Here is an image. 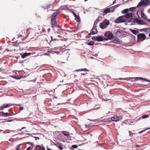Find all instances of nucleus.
I'll return each mask as SVG.
<instances>
[{"label":"nucleus","instance_id":"f257e3e1","mask_svg":"<svg viewBox=\"0 0 150 150\" xmlns=\"http://www.w3.org/2000/svg\"><path fill=\"white\" fill-rule=\"evenodd\" d=\"M132 19L131 20L125 19L124 18L123 16H121L118 18L115 21V22L116 23H118L122 22H132Z\"/></svg>","mask_w":150,"mask_h":150},{"label":"nucleus","instance_id":"f03ea898","mask_svg":"<svg viewBox=\"0 0 150 150\" xmlns=\"http://www.w3.org/2000/svg\"><path fill=\"white\" fill-rule=\"evenodd\" d=\"M109 24V20L105 19L102 23H100L99 26L100 28L103 29L106 28Z\"/></svg>","mask_w":150,"mask_h":150},{"label":"nucleus","instance_id":"7ed1b4c3","mask_svg":"<svg viewBox=\"0 0 150 150\" xmlns=\"http://www.w3.org/2000/svg\"><path fill=\"white\" fill-rule=\"evenodd\" d=\"M137 38L139 41H142L146 39V36L144 34L140 33L137 35Z\"/></svg>","mask_w":150,"mask_h":150},{"label":"nucleus","instance_id":"20e7f679","mask_svg":"<svg viewBox=\"0 0 150 150\" xmlns=\"http://www.w3.org/2000/svg\"><path fill=\"white\" fill-rule=\"evenodd\" d=\"M12 105H13L11 103L4 104L0 106V110H3L5 108H9L10 106Z\"/></svg>","mask_w":150,"mask_h":150},{"label":"nucleus","instance_id":"39448f33","mask_svg":"<svg viewBox=\"0 0 150 150\" xmlns=\"http://www.w3.org/2000/svg\"><path fill=\"white\" fill-rule=\"evenodd\" d=\"M59 14V11H57L52 14L51 17V20H56Z\"/></svg>","mask_w":150,"mask_h":150},{"label":"nucleus","instance_id":"423d86ee","mask_svg":"<svg viewBox=\"0 0 150 150\" xmlns=\"http://www.w3.org/2000/svg\"><path fill=\"white\" fill-rule=\"evenodd\" d=\"M97 27H94V25L92 29L91 32L88 34V35H93L96 34L97 33V30L96 29Z\"/></svg>","mask_w":150,"mask_h":150},{"label":"nucleus","instance_id":"0eeeda50","mask_svg":"<svg viewBox=\"0 0 150 150\" xmlns=\"http://www.w3.org/2000/svg\"><path fill=\"white\" fill-rule=\"evenodd\" d=\"M148 2H145L144 0H142L138 3L137 7H138L142 6L143 5H147L148 4Z\"/></svg>","mask_w":150,"mask_h":150},{"label":"nucleus","instance_id":"6e6552de","mask_svg":"<svg viewBox=\"0 0 150 150\" xmlns=\"http://www.w3.org/2000/svg\"><path fill=\"white\" fill-rule=\"evenodd\" d=\"M51 21L52 27L53 28L54 26L58 27L59 25L57 23L56 20H51Z\"/></svg>","mask_w":150,"mask_h":150},{"label":"nucleus","instance_id":"1a4fd4ad","mask_svg":"<svg viewBox=\"0 0 150 150\" xmlns=\"http://www.w3.org/2000/svg\"><path fill=\"white\" fill-rule=\"evenodd\" d=\"M102 19V16H99L97 18L96 20L95 21L93 25L94 27H97V24L98 22H99Z\"/></svg>","mask_w":150,"mask_h":150},{"label":"nucleus","instance_id":"9d476101","mask_svg":"<svg viewBox=\"0 0 150 150\" xmlns=\"http://www.w3.org/2000/svg\"><path fill=\"white\" fill-rule=\"evenodd\" d=\"M72 13L73 14L75 18V20H76L77 22L80 21L81 20V19L79 16L76 15L74 11H72Z\"/></svg>","mask_w":150,"mask_h":150},{"label":"nucleus","instance_id":"9b49d317","mask_svg":"<svg viewBox=\"0 0 150 150\" xmlns=\"http://www.w3.org/2000/svg\"><path fill=\"white\" fill-rule=\"evenodd\" d=\"M132 13H127L124 16H123L125 18V17L127 18H132Z\"/></svg>","mask_w":150,"mask_h":150},{"label":"nucleus","instance_id":"f8f14e48","mask_svg":"<svg viewBox=\"0 0 150 150\" xmlns=\"http://www.w3.org/2000/svg\"><path fill=\"white\" fill-rule=\"evenodd\" d=\"M0 114L1 115V114H3V115H1L2 116H5V117L9 116L11 115V114H10L8 112L5 113L3 111L1 112H0Z\"/></svg>","mask_w":150,"mask_h":150},{"label":"nucleus","instance_id":"ddd939ff","mask_svg":"<svg viewBox=\"0 0 150 150\" xmlns=\"http://www.w3.org/2000/svg\"><path fill=\"white\" fill-rule=\"evenodd\" d=\"M137 14L138 16V17L139 18H142V11L141 10H139L138 11Z\"/></svg>","mask_w":150,"mask_h":150},{"label":"nucleus","instance_id":"4468645a","mask_svg":"<svg viewBox=\"0 0 150 150\" xmlns=\"http://www.w3.org/2000/svg\"><path fill=\"white\" fill-rule=\"evenodd\" d=\"M31 54V53H25L21 55V57L22 58H25L27 56H30Z\"/></svg>","mask_w":150,"mask_h":150},{"label":"nucleus","instance_id":"2eb2a0df","mask_svg":"<svg viewBox=\"0 0 150 150\" xmlns=\"http://www.w3.org/2000/svg\"><path fill=\"white\" fill-rule=\"evenodd\" d=\"M137 23H138L139 24L144 25L145 24L144 22L141 19L138 18V19H137Z\"/></svg>","mask_w":150,"mask_h":150},{"label":"nucleus","instance_id":"dca6fc26","mask_svg":"<svg viewBox=\"0 0 150 150\" xmlns=\"http://www.w3.org/2000/svg\"><path fill=\"white\" fill-rule=\"evenodd\" d=\"M111 120L113 121L117 122L119 120V118L116 116H114L112 117L111 118Z\"/></svg>","mask_w":150,"mask_h":150},{"label":"nucleus","instance_id":"f3484780","mask_svg":"<svg viewBox=\"0 0 150 150\" xmlns=\"http://www.w3.org/2000/svg\"><path fill=\"white\" fill-rule=\"evenodd\" d=\"M130 30L134 34L137 35L139 33V31L133 29H130Z\"/></svg>","mask_w":150,"mask_h":150},{"label":"nucleus","instance_id":"a211bd4d","mask_svg":"<svg viewBox=\"0 0 150 150\" xmlns=\"http://www.w3.org/2000/svg\"><path fill=\"white\" fill-rule=\"evenodd\" d=\"M113 37V35L112 33H110L108 34L107 38L108 39H111Z\"/></svg>","mask_w":150,"mask_h":150},{"label":"nucleus","instance_id":"6ab92c4d","mask_svg":"<svg viewBox=\"0 0 150 150\" xmlns=\"http://www.w3.org/2000/svg\"><path fill=\"white\" fill-rule=\"evenodd\" d=\"M57 146L60 150H62L63 149V148L62 147L63 144H58Z\"/></svg>","mask_w":150,"mask_h":150},{"label":"nucleus","instance_id":"aec40b11","mask_svg":"<svg viewBox=\"0 0 150 150\" xmlns=\"http://www.w3.org/2000/svg\"><path fill=\"white\" fill-rule=\"evenodd\" d=\"M62 132L64 136H66L67 137H69V133L67 131H64Z\"/></svg>","mask_w":150,"mask_h":150},{"label":"nucleus","instance_id":"412c9836","mask_svg":"<svg viewBox=\"0 0 150 150\" xmlns=\"http://www.w3.org/2000/svg\"><path fill=\"white\" fill-rule=\"evenodd\" d=\"M129 12V9L128 8L125 9L122 11V13L123 14H126Z\"/></svg>","mask_w":150,"mask_h":150},{"label":"nucleus","instance_id":"4be33fe9","mask_svg":"<svg viewBox=\"0 0 150 150\" xmlns=\"http://www.w3.org/2000/svg\"><path fill=\"white\" fill-rule=\"evenodd\" d=\"M103 40V39L100 36H97V41H102Z\"/></svg>","mask_w":150,"mask_h":150},{"label":"nucleus","instance_id":"5701e85b","mask_svg":"<svg viewBox=\"0 0 150 150\" xmlns=\"http://www.w3.org/2000/svg\"><path fill=\"white\" fill-rule=\"evenodd\" d=\"M110 9L109 8H107L104 11V13H105V15L107 13H110Z\"/></svg>","mask_w":150,"mask_h":150},{"label":"nucleus","instance_id":"b1692460","mask_svg":"<svg viewBox=\"0 0 150 150\" xmlns=\"http://www.w3.org/2000/svg\"><path fill=\"white\" fill-rule=\"evenodd\" d=\"M142 30L146 32H149L150 31V28L148 27L146 28L142 29Z\"/></svg>","mask_w":150,"mask_h":150},{"label":"nucleus","instance_id":"393cba45","mask_svg":"<svg viewBox=\"0 0 150 150\" xmlns=\"http://www.w3.org/2000/svg\"><path fill=\"white\" fill-rule=\"evenodd\" d=\"M42 147L40 145H37L35 148V150H41Z\"/></svg>","mask_w":150,"mask_h":150},{"label":"nucleus","instance_id":"a878e982","mask_svg":"<svg viewBox=\"0 0 150 150\" xmlns=\"http://www.w3.org/2000/svg\"><path fill=\"white\" fill-rule=\"evenodd\" d=\"M133 18V17H132V18H130L129 20H131V19H132V22L133 23H135L136 22L137 23V19H138V18Z\"/></svg>","mask_w":150,"mask_h":150},{"label":"nucleus","instance_id":"bb28decb","mask_svg":"<svg viewBox=\"0 0 150 150\" xmlns=\"http://www.w3.org/2000/svg\"><path fill=\"white\" fill-rule=\"evenodd\" d=\"M76 71H88V70L86 68H84V69H79L78 70H76Z\"/></svg>","mask_w":150,"mask_h":150},{"label":"nucleus","instance_id":"cd10ccee","mask_svg":"<svg viewBox=\"0 0 150 150\" xmlns=\"http://www.w3.org/2000/svg\"><path fill=\"white\" fill-rule=\"evenodd\" d=\"M137 7H131L129 8V11H133L134 10L137 8Z\"/></svg>","mask_w":150,"mask_h":150},{"label":"nucleus","instance_id":"c85d7f7f","mask_svg":"<svg viewBox=\"0 0 150 150\" xmlns=\"http://www.w3.org/2000/svg\"><path fill=\"white\" fill-rule=\"evenodd\" d=\"M129 136L131 137H133V135L135 134V133H134L133 132H132L131 131H129Z\"/></svg>","mask_w":150,"mask_h":150},{"label":"nucleus","instance_id":"c756f323","mask_svg":"<svg viewBox=\"0 0 150 150\" xmlns=\"http://www.w3.org/2000/svg\"><path fill=\"white\" fill-rule=\"evenodd\" d=\"M14 78L16 79H21V76H18V75L15 76Z\"/></svg>","mask_w":150,"mask_h":150},{"label":"nucleus","instance_id":"7c9ffc66","mask_svg":"<svg viewBox=\"0 0 150 150\" xmlns=\"http://www.w3.org/2000/svg\"><path fill=\"white\" fill-rule=\"evenodd\" d=\"M149 117V116L146 114L142 116V118L143 119H145L146 118H148Z\"/></svg>","mask_w":150,"mask_h":150},{"label":"nucleus","instance_id":"2f4dec72","mask_svg":"<svg viewBox=\"0 0 150 150\" xmlns=\"http://www.w3.org/2000/svg\"><path fill=\"white\" fill-rule=\"evenodd\" d=\"M94 42L93 41H91L88 43V45H93L94 44Z\"/></svg>","mask_w":150,"mask_h":150},{"label":"nucleus","instance_id":"473e14b6","mask_svg":"<svg viewBox=\"0 0 150 150\" xmlns=\"http://www.w3.org/2000/svg\"><path fill=\"white\" fill-rule=\"evenodd\" d=\"M142 80H144V81H146L150 82V80H149V79H147L146 78H142Z\"/></svg>","mask_w":150,"mask_h":150},{"label":"nucleus","instance_id":"72a5a7b5","mask_svg":"<svg viewBox=\"0 0 150 150\" xmlns=\"http://www.w3.org/2000/svg\"><path fill=\"white\" fill-rule=\"evenodd\" d=\"M22 148V147H21L20 145H18L17 146L16 150H21Z\"/></svg>","mask_w":150,"mask_h":150},{"label":"nucleus","instance_id":"f704fd0d","mask_svg":"<svg viewBox=\"0 0 150 150\" xmlns=\"http://www.w3.org/2000/svg\"><path fill=\"white\" fill-rule=\"evenodd\" d=\"M150 129V127L149 128H148L147 129H144V130H142L140 132H138V133H139V134H141V133H143V132H144L146 130H147V129Z\"/></svg>","mask_w":150,"mask_h":150},{"label":"nucleus","instance_id":"c9c22d12","mask_svg":"<svg viewBox=\"0 0 150 150\" xmlns=\"http://www.w3.org/2000/svg\"><path fill=\"white\" fill-rule=\"evenodd\" d=\"M143 17L145 19H146L147 17L145 15V14L144 13H142V18Z\"/></svg>","mask_w":150,"mask_h":150},{"label":"nucleus","instance_id":"e433bc0d","mask_svg":"<svg viewBox=\"0 0 150 150\" xmlns=\"http://www.w3.org/2000/svg\"><path fill=\"white\" fill-rule=\"evenodd\" d=\"M92 39L94 41H97V37H93L92 38Z\"/></svg>","mask_w":150,"mask_h":150},{"label":"nucleus","instance_id":"4c0bfd02","mask_svg":"<svg viewBox=\"0 0 150 150\" xmlns=\"http://www.w3.org/2000/svg\"><path fill=\"white\" fill-rule=\"evenodd\" d=\"M51 39L52 40H58L57 38H53V37L52 36L51 37Z\"/></svg>","mask_w":150,"mask_h":150},{"label":"nucleus","instance_id":"58836bf2","mask_svg":"<svg viewBox=\"0 0 150 150\" xmlns=\"http://www.w3.org/2000/svg\"><path fill=\"white\" fill-rule=\"evenodd\" d=\"M72 147L74 148H76L78 147V146L76 145H73L72 146Z\"/></svg>","mask_w":150,"mask_h":150},{"label":"nucleus","instance_id":"ea45409f","mask_svg":"<svg viewBox=\"0 0 150 150\" xmlns=\"http://www.w3.org/2000/svg\"><path fill=\"white\" fill-rule=\"evenodd\" d=\"M121 34V32L120 31H117L116 32V34L117 35L118 34Z\"/></svg>","mask_w":150,"mask_h":150},{"label":"nucleus","instance_id":"a19ab883","mask_svg":"<svg viewBox=\"0 0 150 150\" xmlns=\"http://www.w3.org/2000/svg\"><path fill=\"white\" fill-rule=\"evenodd\" d=\"M135 79H137V80H142V78L137 77L135 78Z\"/></svg>","mask_w":150,"mask_h":150},{"label":"nucleus","instance_id":"79ce46f5","mask_svg":"<svg viewBox=\"0 0 150 150\" xmlns=\"http://www.w3.org/2000/svg\"><path fill=\"white\" fill-rule=\"evenodd\" d=\"M19 44H15L13 45V46L16 47H18Z\"/></svg>","mask_w":150,"mask_h":150},{"label":"nucleus","instance_id":"37998d69","mask_svg":"<svg viewBox=\"0 0 150 150\" xmlns=\"http://www.w3.org/2000/svg\"><path fill=\"white\" fill-rule=\"evenodd\" d=\"M19 110H22L23 109V107H20L19 108Z\"/></svg>","mask_w":150,"mask_h":150},{"label":"nucleus","instance_id":"c03bdc74","mask_svg":"<svg viewBox=\"0 0 150 150\" xmlns=\"http://www.w3.org/2000/svg\"><path fill=\"white\" fill-rule=\"evenodd\" d=\"M146 1V2H148V4L150 2V1H149L150 0H145Z\"/></svg>","mask_w":150,"mask_h":150},{"label":"nucleus","instance_id":"a18cd8bd","mask_svg":"<svg viewBox=\"0 0 150 150\" xmlns=\"http://www.w3.org/2000/svg\"><path fill=\"white\" fill-rule=\"evenodd\" d=\"M45 150V149L44 146H42V150Z\"/></svg>","mask_w":150,"mask_h":150},{"label":"nucleus","instance_id":"49530a36","mask_svg":"<svg viewBox=\"0 0 150 150\" xmlns=\"http://www.w3.org/2000/svg\"><path fill=\"white\" fill-rule=\"evenodd\" d=\"M30 149H31V147L29 146L27 148V149H26V150H30Z\"/></svg>","mask_w":150,"mask_h":150},{"label":"nucleus","instance_id":"de8ad7c7","mask_svg":"<svg viewBox=\"0 0 150 150\" xmlns=\"http://www.w3.org/2000/svg\"><path fill=\"white\" fill-rule=\"evenodd\" d=\"M117 42H119V41H118L117 40H114V42L115 43H117Z\"/></svg>","mask_w":150,"mask_h":150},{"label":"nucleus","instance_id":"09e8293b","mask_svg":"<svg viewBox=\"0 0 150 150\" xmlns=\"http://www.w3.org/2000/svg\"><path fill=\"white\" fill-rule=\"evenodd\" d=\"M77 29H76L75 30H72V31L73 32H75L76 31H77Z\"/></svg>","mask_w":150,"mask_h":150},{"label":"nucleus","instance_id":"8fccbe9b","mask_svg":"<svg viewBox=\"0 0 150 150\" xmlns=\"http://www.w3.org/2000/svg\"><path fill=\"white\" fill-rule=\"evenodd\" d=\"M11 77L13 78H15V76L14 75H12V76H11Z\"/></svg>","mask_w":150,"mask_h":150},{"label":"nucleus","instance_id":"3c124183","mask_svg":"<svg viewBox=\"0 0 150 150\" xmlns=\"http://www.w3.org/2000/svg\"><path fill=\"white\" fill-rule=\"evenodd\" d=\"M90 120L91 121H94V122L96 121V120Z\"/></svg>","mask_w":150,"mask_h":150},{"label":"nucleus","instance_id":"603ef678","mask_svg":"<svg viewBox=\"0 0 150 150\" xmlns=\"http://www.w3.org/2000/svg\"><path fill=\"white\" fill-rule=\"evenodd\" d=\"M136 146L137 147H139V145H137Z\"/></svg>","mask_w":150,"mask_h":150},{"label":"nucleus","instance_id":"864d4df0","mask_svg":"<svg viewBox=\"0 0 150 150\" xmlns=\"http://www.w3.org/2000/svg\"><path fill=\"white\" fill-rule=\"evenodd\" d=\"M118 6H119V5L118 4V5H116V6H115V7H118Z\"/></svg>","mask_w":150,"mask_h":150},{"label":"nucleus","instance_id":"5fc2aeb1","mask_svg":"<svg viewBox=\"0 0 150 150\" xmlns=\"http://www.w3.org/2000/svg\"><path fill=\"white\" fill-rule=\"evenodd\" d=\"M147 21L149 22H150V20H149V19H147Z\"/></svg>","mask_w":150,"mask_h":150},{"label":"nucleus","instance_id":"6e6d98bb","mask_svg":"<svg viewBox=\"0 0 150 150\" xmlns=\"http://www.w3.org/2000/svg\"><path fill=\"white\" fill-rule=\"evenodd\" d=\"M86 127H89V125H86Z\"/></svg>","mask_w":150,"mask_h":150},{"label":"nucleus","instance_id":"4d7b16f0","mask_svg":"<svg viewBox=\"0 0 150 150\" xmlns=\"http://www.w3.org/2000/svg\"><path fill=\"white\" fill-rule=\"evenodd\" d=\"M29 30V28L27 29V31H28Z\"/></svg>","mask_w":150,"mask_h":150},{"label":"nucleus","instance_id":"13d9d810","mask_svg":"<svg viewBox=\"0 0 150 150\" xmlns=\"http://www.w3.org/2000/svg\"><path fill=\"white\" fill-rule=\"evenodd\" d=\"M102 121V122H105V121H106V120H105V121L103 120V121Z\"/></svg>","mask_w":150,"mask_h":150},{"label":"nucleus","instance_id":"bf43d9fd","mask_svg":"<svg viewBox=\"0 0 150 150\" xmlns=\"http://www.w3.org/2000/svg\"><path fill=\"white\" fill-rule=\"evenodd\" d=\"M149 37H150V33L149 34Z\"/></svg>","mask_w":150,"mask_h":150},{"label":"nucleus","instance_id":"052dcab7","mask_svg":"<svg viewBox=\"0 0 150 150\" xmlns=\"http://www.w3.org/2000/svg\"><path fill=\"white\" fill-rule=\"evenodd\" d=\"M132 131L134 132V131H135L134 130H133Z\"/></svg>","mask_w":150,"mask_h":150}]
</instances>
